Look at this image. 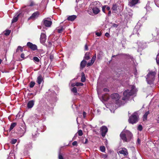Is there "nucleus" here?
<instances>
[{
	"label": "nucleus",
	"instance_id": "obj_32",
	"mask_svg": "<svg viewBox=\"0 0 159 159\" xmlns=\"http://www.w3.org/2000/svg\"><path fill=\"white\" fill-rule=\"evenodd\" d=\"M63 30V27H61V28L57 29V31L58 33H61L62 32Z\"/></svg>",
	"mask_w": 159,
	"mask_h": 159
},
{
	"label": "nucleus",
	"instance_id": "obj_34",
	"mask_svg": "<svg viewBox=\"0 0 159 159\" xmlns=\"http://www.w3.org/2000/svg\"><path fill=\"white\" fill-rule=\"evenodd\" d=\"M100 150L102 152L105 151V148L104 146H101L100 147Z\"/></svg>",
	"mask_w": 159,
	"mask_h": 159
},
{
	"label": "nucleus",
	"instance_id": "obj_51",
	"mask_svg": "<svg viewBox=\"0 0 159 159\" xmlns=\"http://www.w3.org/2000/svg\"><path fill=\"white\" fill-rule=\"evenodd\" d=\"M105 36H106V37H109V36H110V34H109L108 33H106L105 34Z\"/></svg>",
	"mask_w": 159,
	"mask_h": 159
},
{
	"label": "nucleus",
	"instance_id": "obj_54",
	"mask_svg": "<svg viewBox=\"0 0 159 159\" xmlns=\"http://www.w3.org/2000/svg\"><path fill=\"white\" fill-rule=\"evenodd\" d=\"M156 61L157 64L159 65V58L158 59H157Z\"/></svg>",
	"mask_w": 159,
	"mask_h": 159
},
{
	"label": "nucleus",
	"instance_id": "obj_25",
	"mask_svg": "<svg viewBox=\"0 0 159 159\" xmlns=\"http://www.w3.org/2000/svg\"><path fill=\"white\" fill-rule=\"evenodd\" d=\"M71 91L75 95H76L77 94H79L77 92V89L76 87H74L71 89Z\"/></svg>",
	"mask_w": 159,
	"mask_h": 159
},
{
	"label": "nucleus",
	"instance_id": "obj_27",
	"mask_svg": "<svg viewBox=\"0 0 159 159\" xmlns=\"http://www.w3.org/2000/svg\"><path fill=\"white\" fill-rule=\"evenodd\" d=\"M30 4L29 5H27V6L32 7L35 5V4L34 2L32 0H30Z\"/></svg>",
	"mask_w": 159,
	"mask_h": 159
},
{
	"label": "nucleus",
	"instance_id": "obj_10",
	"mask_svg": "<svg viewBox=\"0 0 159 159\" xmlns=\"http://www.w3.org/2000/svg\"><path fill=\"white\" fill-rule=\"evenodd\" d=\"M46 40V36L45 34L41 33L40 38V42L42 44H44Z\"/></svg>",
	"mask_w": 159,
	"mask_h": 159
},
{
	"label": "nucleus",
	"instance_id": "obj_36",
	"mask_svg": "<svg viewBox=\"0 0 159 159\" xmlns=\"http://www.w3.org/2000/svg\"><path fill=\"white\" fill-rule=\"evenodd\" d=\"M107 7V5L103 6L102 7V11L104 13H106L105 12V9Z\"/></svg>",
	"mask_w": 159,
	"mask_h": 159
},
{
	"label": "nucleus",
	"instance_id": "obj_18",
	"mask_svg": "<svg viewBox=\"0 0 159 159\" xmlns=\"http://www.w3.org/2000/svg\"><path fill=\"white\" fill-rule=\"evenodd\" d=\"M92 11L93 13L95 15L98 14L100 11V9L97 7H93Z\"/></svg>",
	"mask_w": 159,
	"mask_h": 159
},
{
	"label": "nucleus",
	"instance_id": "obj_21",
	"mask_svg": "<svg viewBox=\"0 0 159 159\" xmlns=\"http://www.w3.org/2000/svg\"><path fill=\"white\" fill-rule=\"evenodd\" d=\"M76 16L75 15L69 16L68 17L67 20L69 21H73L76 18Z\"/></svg>",
	"mask_w": 159,
	"mask_h": 159
},
{
	"label": "nucleus",
	"instance_id": "obj_50",
	"mask_svg": "<svg viewBox=\"0 0 159 159\" xmlns=\"http://www.w3.org/2000/svg\"><path fill=\"white\" fill-rule=\"evenodd\" d=\"M118 25L117 24H113L112 25V26L114 27H117L118 26Z\"/></svg>",
	"mask_w": 159,
	"mask_h": 159
},
{
	"label": "nucleus",
	"instance_id": "obj_44",
	"mask_svg": "<svg viewBox=\"0 0 159 159\" xmlns=\"http://www.w3.org/2000/svg\"><path fill=\"white\" fill-rule=\"evenodd\" d=\"M101 34H102L101 33H99L98 32H97L96 33V35H97V36H101Z\"/></svg>",
	"mask_w": 159,
	"mask_h": 159
},
{
	"label": "nucleus",
	"instance_id": "obj_30",
	"mask_svg": "<svg viewBox=\"0 0 159 159\" xmlns=\"http://www.w3.org/2000/svg\"><path fill=\"white\" fill-rule=\"evenodd\" d=\"M35 84V82L31 81L29 84V86L31 88H33Z\"/></svg>",
	"mask_w": 159,
	"mask_h": 159
},
{
	"label": "nucleus",
	"instance_id": "obj_43",
	"mask_svg": "<svg viewBox=\"0 0 159 159\" xmlns=\"http://www.w3.org/2000/svg\"><path fill=\"white\" fill-rule=\"evenodd\" d=\"M58 158L59 159H64L63 156L60 153L59 155Z\"/></svg>",
	"mask_w": 159,
	"mask_h": 159
},
{
	"label": "nucleus",
	"instance_id": "obj_45",
	"mask_svg": "<svg viewBox=\"0 0 159 159\" xmlns=\"http://www.w3.org/2000/svg\"><path fill=\"white\" fill-rule=\"evenodd\" d=\"M84 49L85 50L88 51V46L87 44H85L84 46Z\"/></svg>",
	"mask_w": 159,
	"mask_h": 159
},
{
	"label": "nucleus",
	"instance_id": "obj_37",
	"mask_svg": "<svg viewBox=\"0 0 159 159\" xmlns=\"http://www.w3.org/2000/svg\"><path fill=\"white\" fill-rule=\"evenodd\" d=\"M83 84L79 82H77L75 83V85L76 86H83Z\"/></svg>",
	"mask_w": 159,
	"mask_h": 159
},
{
	"label": "nucleus",
	"instance_id": "obj_40",
	"mask_svg": "<svg viewBox=\"0 0 159 159\" xmlns=\"http://www.w3.org/2000/svg\"><path fill=\"white\" fill-rule=\"evenodd\" d=\"M93 63L91 61L87 63V67H89L90 66L92 65Z\"/></svg>",
	"mask_w": 159,
	"mask_h": 159
},
{
	"label": "nucleus",
	"instance_id": "obj_48",
	"mask_svg": "<svg viewBox=\"0 0 159 159\" xmlns=\"http://www.w3.org/2000/svg\"><path fill=\"white\" fill-rule=\"evenodd\" d=\"M20 57L21 58L24 59L25 57V54L24 53H22L20 55Z\"/></svg>",
	"mask_w": 159,
	"mask_h": 159
},
{
	"label": "nucleus",
	"instance_id": "obj_6",
	"mask_svg": "<svg viewBox=\"0 0 159 159\" xmlns=\"http://www.w3.org/2000/svg\"><path fill=\"white\" fill-rule=\"evenodd\" d=\"M100 130L102 136L105 137L108 131V128L106 126L103 125L100 128Z\"/></svg>",
	"mask_w": 159,
	"mask_h": 159
},
{
	"label": "nucleus",
	"instance_id": "obj_19",
	"mask_svg": "<svg viewBox=\"0 0 159 159\" xmlns=\"http://www.w3.org/2000/svg\"><path fill=\"white\" fill-rule=\"evenodd\" d=\"M91 54L90 52H86L84 55V59L87 60H88L90 59V56Z\"/></svg>",
	"mask_w": 159,
	"mask_h": 159
},
{
	"label": "nucleus",
	"instance_id": "obj_7",
	"mask_svg": "<svg viewBox=\"0 0 159 159\" xmlns=\"http://www.w3.org/2000/svg\"><path fill=\"white\" fill-rule=\"evenodd\" d=\"M40 15V12L39 11H36L33 13L32 15L28 18V20H34L37 18Z\"/></svg>",
	"mask_w": 159,
	"mask_h": 159
},
{
	"label": "nucleus",
	"instance_id": "obj_11",
	"mask_svg": "<svg viewBox=\"0 0 159 159\" xmlns=\"http://www.w3.org/2000/svg\"><path fill=\"white\" fill-rule=\"evenodd\" d=\"M111 98L115 100L116 101L119 100L120 98L119 95L117 93H114L112 94L111 95Z\"/></svg>",
	"mask_w": 159,
	"mask_h": 159
},
{
	"label": "nucleus",
	"instance_id": "obj_5",
	"mask_svg": "<svg viewBox=\"0 0 159 159\" xmlns=\"http://www.w3.org/2000/svg\"><path fill=\"white\" fill-rule=\"evenodd\" d=\"M52 21L49 18L44 19L42 21V25L46 27H50L52 24Z\"/></svg>",
	"mask_w": 159,
	"mask_h": 159
},
{
	"label": "nucleus",
	"instance_id": "obj_12",
	"mask_svg": "<svg viewBox=\"0 0 159 159\" xmlns=\"http://www.w3.org/2000/svg\"><path fill=\"white\" fill-rule=\"evenodd\" d=\"M139 0H130L128 5L130 7H132L139 2Z\"/></svg>",
	"mask_w": 159,
	"mask_h": 159
},
{
	"label": "nucleus",
	"instance_id": "obj_41",
	"mask_svg": "<svg viewBox=\"0 0 159 159\" xmlns=\"http://www.w3.org/2000/svg\"><path fill=\"white\" fill-rule=\"evenodd\" d=\"M50 58L51 61H52L54 59V56L53 54H51L50 56Z\"/></svg>",
	"mask_w": 159,
	"mask_h": 159
},
{
	"label": "nucleus",
	"instance_id": "obj_57",
	"mask_svg": "<svg viewBox=\"0 0 159 159\" xmlns=\"http://www.w3.org/2000/svg\"><path fill=\"white\" fill-rule=\"evenodd\" d=\"M2 61L1 59H0V64H1Z\"/></svg>",
	"mask_w": 159,
	"mask_h": 159
},
{
	"label": "nucleus",
	"instance_id": "obj_1",
	"mask_svg": "<svg viewBox=\"0 0 159 159\" xmlns=\"http://www.w3.org/2000/svg\"><path fill=\"white\" fill-rule=\"evenodd\" d=\"M120 137L124 142H129L133 137L132 133L129 131L124 130L120 134Z\"/></svg>",
	"mask_w": 159,
	"mask_h": 159
},
{
	"label": "nucleus",
	"instance_id": "obj_26",
	"mask_svg": "<svg viewBox=\"0 0 159 159\" xmlns=\"http://www.w3.org/2000/svg\"><path fill=\"white\" fill-rule=\"evenodd\" d=\"M149 111H146L143 116V120H147L148 115L149 114Z\"/></svg>",
	"mask_w": 159,
	"mask_h": 159
},
{
	"label": "nucleus",
	"instance_id": "obj_53",
	"mask_svg": "<svg viewBox=\"0 0 159 159\" xmlns=\"http://www.w3.org/2000/svg\"><path fill=\"white\" fill-rule=\"evenodd\" d=\"M111 10L108 11V16H110L111 15Z\"/></svg>",
	"mask_w": 159,
	"mask_h": 159
},
{
	"label": "nucleus",
	"instance_id": "obj_3",
	"mask_svg": "<svg viewBox=\"0 0 159 159\" xmlns=\"http://www.w3.org/2000/svg\"><path fill=\"white\" fill-rule=\"evenodd\" d=\"M156 74L155 72L151 71L147 74L146 80L148 84H151L153 81Z\"/></svg>",
	"mask_w": 159,
	"mask_h": 159
},
{
	"label": "nucleus",
	"instance_id": "obj_52",
	"mask_svg": "<svg viewBox=\"0 0 159 159\" xmlns=\"http://www.w3.org/2000/svg\"><path fill=\"white\" fill-rule=\"evenodd\" d=\"M106 9L108 11H110V8L109 7V6H107V7L106 8Z\"/></svg>",
	"mask_w": 159,
	"mask_h": 159
},
{
	"label": "nucleus",
	"instance_id": "obj_13",
	"mask_svg": "<svg viewBox=\"0 0 159 159\" xmlns=\"http://www.w3.org/2000/svg\"><path fill=\"white\" fill-rule=\"evenodd\" d=\"M119 4L117 3L114 4L113 5L111 9L113 11V12L116 13H117V8H118V9H119Z\"/></svg>",
	"mask_w": 159,
	"mask_h": 159
},
{
	"label": "nucleus",
	"instance_id": "obj_49",
	"mask_svg": "<svg viewBox=\"0 0 159 159\" xmlns=\"http://www.w3.org/2000/svg\"><path fill=\"white\" fill-rule=\"evenodd\" d=\"M88 142V139H85V141L84 142V140H83V143L84 144H86Z\"/></svg>",
	"mask_w": 159,
	"mask_h": 159
},
{
	"label": "nucleus",
	"instance_id": "obj_47",
	"mask_svg": "<svg viewBox=\"0 0 159 159\" xmlns=\"http://www.w3.org/2000/svg\"><path fill=\"white\" fill-rule=\"evenodd\" d=\"M103 90L104 92H109V89H108L107 88H105L103 89Z\"/></svg>",
	"mask_w": 159,
	"mask_h": 159
},
{
	"label": "nucleus",
	"instance_id": "obj_56",
	"mask_svg": "<svg viewBox=\"0 0 159 159\" xmlns=\"http://www.w3.org/2000/svg\"><path fill=\"white\" fill-rule=\"evenodd\" d=\"M137 141L139 143V142H140V140L139 139H137Z\"/></svg>",
	"mask_w": 159,
	"mask_h": 159
},
{
	"label": "nucleus",
	"instance_id": "obj_8",
	"mask_svg": "<svg viewBox=\"0 0 159 159\" xmlns=\"http://www.w3.org/2000/svg\"><path fill=\"white\" fill-rule=\"evenodd\" d=\"M26 46L32 51H34L37 49V45L35 44H33L31 42H28Z\"/></svg>",
	"mask_w": 159,
	"mask_h": 159
},
{
	"label": "nucleus",
	"instance_id": "obj_22",
	"mask_svg": "<svg viewBox=\"0 0 159 159\" xmlns=\"http://www.w3.org/2000/svg\"><path fill=\"white\" fill-rule=\"evenodd\" d=\"M21 15V13H20L16 16L14 17L12 20L11 23H14L16 22L18 20V17Z\"/></svg>",
	"mask_w": 159,
	"mask_h": 159
},
{
	"label": "nucleus",
	"instance_id": "obj_35",
	"mask_svg": "<svg viewBox=\"0 0 159 159\" xmlns=\"http://www.w3.org/2000/svg\"><path fill=\"white\" fill-rule=\"evenodd\" d=\"M78 135L80 136H81L83 134L82 131L81 129L79 130L78 131Z\"/></svg>",
	"mask_w": 159,
	"mask_h": 159
},
{
	"label": "nucleus",
	"instance_id": "obj_31",
	"mask_svg": "<svg viewBox=\"0 0 159 159\" xmlns=\"http://www.w3.org/2000/svg\"><path fill=\"white\" fill-rule=\"evenodd\" d=\"M96 54H95V55L92 57L91 61L93 62V63H94V61L95 60L96 58Z\"/></svg>",
	"mask_w": 159,
	"mask_h": 159
},
{
	"label": "nucleus",
	"instance_id": "obj_58",
	"mask_svg": "<svg viewBox=\"0 0 159 159\" xmlns=\"http://www.w3.org/2000/svg\"><path fill=\"white\" fill-rule=\"evenodd\" d=\"M115 56V55H113V56H112V57H114Z\"/></svg>",
	"mask_w": 159,
	"mask_h": 159
},
{
	"label": "nucleus",
	"instance_id": "obj_4",
	"mask_svg": "<svg viewBox=\"0 0 159 159\" xmlns=\"http://www.w3.org/2000/svg\"><path fill=\"white\" fill-rule=\"evenodd\" d=\"M138 117L135 113L133 114L129 118L128 122L129 123L133 124L138 121Z\"/></svg>",
	"mask_w": 159,
	"mask_h": 159
},
{
	"label": "nucleus",
	"instance_id": "obj_17",
	"mask_svg": "<svg viewBox=\"0 0 159 159\" xmlns=\"http://www.w3.org/2000/svg\"><path fill=\"white\" fill-rule=\"evenodd\" d=\"M43 79L42 75H39L37 78L36 82L39 85L42 82H43Z\"/></svg>",
	"mask_w": 159,
	"mask_h": 159
},
{
	"label": "nucleus",
	"instance_id": "obj_16",
	"mask_svg": "<svg viewBox=\"0 0 159 159\" xmlns=\"http://www.w3.org/2000/svg\"><path fill=\"white\" fill-rule=\"evenodd\" d=\"M35 101L33 100L29 101L27 104V107L28 108H32L34 106Z\"/></svg>",
	"mask_w": 159,
	"mask_h": 159
},
{
	"label": "nucleus",
	"instance_id": "obj_55",
	"mask_svg": "<svg viewBox=\"0 0 159 159\" xmlns=\"http://www.w3.org/2000/svg\"><path fill=\"white\" fill-rule=\"evenodd\" d=\"M107 155L106 154H105L103 155V157L105 158H107Z\"/></svg>",
	"mask_w": 159,
	"mask_h": 159
},
{
	"label": "nucleus",
	"instance_id": "obj_42",
	"mask_svg": "<svg viewBox=\"0 0 159 159\" xmlns=\"http://www.w3.org/2000/svg\"><path fill=\"white\" fill-rule=\"evenodd\" d=\"M77 142L76 141H74L72 143V145H73V146H77Z\"/></svg>",
	"mask_w": 159,
	"mask_h": 159
},
{
	"label": "nucleus",
	"instance_id": "obj_24",
	"mask_svg": "<svg viewBox=\"0 0 159 159\" xmlns=\"http://www.w3.org/2000/svg\"><path fill=\"white\" fill-rule=\"evenodd\" d=\"M86 78L85 76V74L84 72H82L81 73V81L82 82H84L85 81Z\"/></svg>",
	"mask_w": 159,
	"mask_h": 159
},
{
	"label": "nucleus",
	"instance_id": "obj_46",
	"mask_svg": "<svg viewBox=\"0 0 159 159\" xmlns=\"http://www.w3.org/2000/svg\"><path fill=\"white\" fill-rule=\"evenodd\" d=\"M86 113L84 111L83 112V116L84 118H85L86 116Z\"/></svg>",
	"mask_w": 159,
	"mask_h": 159
},
{
	"label": "nucleus",
	"instance_id": "obj_33",
	"mask_svg": "<svg viewBox=\"0 0 159 159\" xmlns=\"http://www.w3.org/2000/svg\"><path fill=\"white\" fill-rule=\"evenodd\" d=\"M10 33H11V30H6L5 31V33H4V34L5 35L7 36V35H8L10 34Z\"/></svg>",
	"mask_w": 159,
	"mask_h": 159
},
{
	"label": "nucleus",
	"instance_id": "obj_29",
	"mask_svg": "<svg viewBox=\"0 0 159 159\" xmlns=\"http://www.w3.org/2000/svg\"><path fill=\"white\" fill-rule=\"evenodd\" d=\"M19 50H20L21 52L23 51V48L20 46H18L16 50V52H17L19 51Z\"/></svg>",
	"mask_w": 159,
	"mask_h": 159
},
{
	"label": "nucleus",
	"instance_id": "obj_2",
	"mask_svg": "<svg viewBox=\"0 0 159 159\" xmlns=\"http://www.w3.org/2000/svg\"><path fill=\"white\" fill-rule=\"evenodd\" d=\"M135 87L134 86H132L130 90L127 89L125 90L123 92V97L122 99L123 101L128 100L131 96L134 95L136 93L135 89Z\"/></svg>",
	"mask_w": 159,
	"mask_h": 159
},
{
	"label": "nucleus",
	"instance_id": "obj_38",
	"mask_svg": "<svg viewBox=\"0 0 159 159\" xmlns=\"http://www.w3.org/2000/svg\"><path fill=\"white\" fill-rule=\"evenodd\" d=\"M17 141L16 139H12L11 141V143L12 144H14Z\"/></svg>",
	"mask_w": 159,
	"mask_h": 159
},
{
	"label": "nucleus",
	"instance_id": "obj_28",
	"mask_svg": "<svg viewBox=\"0 0 159 159\" xmlns=\"http://www.w3.org/2000/svg\"><path fill=\"white\" fill-rule=\"evenodd\" d=\"M33 60L34 62H39L40 61L39 59L36 57H34L33 58Z\"/></svg>",
	"mask_w": 159,
	"mask_h": 159
},
{
	"label": "nucleus",
	"instance_id": "obj_59",
	"mask_svg": "<svg viewBox=\"0 0 159 159\" xmlns=\"http://www.w3.org/2000/svg\"><path fill=\"white\" fill-rule=\"evenodd\" d=\"M139 33H138V36H139Z\"/></svg>",
	"mask_w": 159,
	"mask_h": 159
},
{
	"label": "nucleus",
	"instance_id": "obj_14",
	"mask_svg": "<svg viewBox=\"0 0 159 159\" xmlns=\"http://www.w3.org/2000/svg\"><path fill=\"white\" fill-rule=\"evenodd\" d=\"M20 126V129L22 130V134L23 136L26 131V127L25 124L23 123L21 124ZM21 136H22V135Z\"/></svg>",
	"mask_w": 159,
	"mask_h": 159
},
{
	"label": "nucleus",
	"instance_id": "obj_15",
	"mask_svg": "<svg viewBox=\"0 0 159 159\" xmlns=\"http://www.w3.org/2000/svg\"><path fill=\"white\" fill-rule=\"evenodd\" d=\"M39 133L37 130H34L32 132V138L34 140H35L39 136Z\"/></svg>",
	"mask_w": 159,
	"mask_h": 159
},
{
	"label": "nucleus",
	"instance_id": "obj_39",
	"mask_svg": "<svg viewBox=\"0 0 159 159\" xmlns=\"http://www.w3.org/2000/svg\"><path fill=\"white\" fill-rule=\"evenodd\" d=\"M138 129L140 131H142L143 129L142 125H139L138 128Z\"/></svg>",
	"mask_w": 159,
	"mask_h": 159
},
{
	"label": "nucleus",
	"instance_id": "obj_9",
	"mask_svg": "<svg viewBox=\"0 0 159 159\" xmlns=\"http://www.w3.org/2000/svg\"><path fill=\"white\" fill-rule=\"evenodd\" d=\"M118 153L120 154L123 155L125 157H127L128 155V150L125 148H122L121 150L119 151Z\"/></svg>",
	"mask_w": 159,
	"mask_h": 159
},
{
	"label": "nucleus",
	"instance_id": "obj_23",
	"mask_svg": "<svg viewBox=\"0 0 159 159\" xmlns=\"http://www.w3.org/2000/svg\"><path fill=\"white\" fill-rule=\"evenodd\" d=\"M16 125V123L15 122H13L12 123L9 129V132H10L11 130H12L14 127H15Z\"/></svg>",
	"mask_w": 159,
	"mask_h": 159
},
{
	"label": "nucleus",
	"instance_id": "obj_20",
	"mask_svg": "<svg viewBox=\"0 0 159 159\" xmlns=\"http://www.w3.org/2000/svg\"><path fill=\"white\" fill-rule=\"evenodd\" d=\"M87 64V61L84 59H83L80 62V68L81 69H83L86 66Z\"/></svg>",
	"mask_w": 159,
	"mask_h": 159
}]
</instances>
